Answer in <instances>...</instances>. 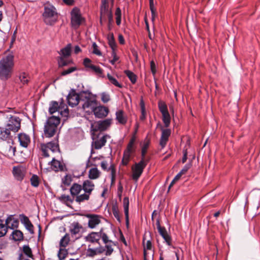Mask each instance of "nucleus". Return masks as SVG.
<instances>
[{
  "label": "nucleus",
  "instance_id": "25",
  "mask_svg": "<svg viewBox=\"0 0 260 260\" xmlns=\"http://www.w3.org/2000/svg\"><path fill=\"white\" fill-rule=\"evenodd\" d=\"M116 119L121 124H125L127 121V118L124 115L123 110H119L116 112Z\"/></svg>",
  "mask_w": 260,
  "mask_h": 260
},
{
  "label": "nucleus",
  "instance_id": "31",
  "mask_svg": "<svg viewBox=\"0 0 260 260\" xmlns=\"http://www.w3.org/2000/svg\"><path fill=\"white\" fill-rule=\"evenodd\" d=\"M158 233L164 238L167 244L169 246L171 245L172 239L171 236L168 234L166 229L163 228L162 230L159 231Z\"/></svg>",
  "mask_w": 260,
  "mask_h": 260
},
{
  "label": "nucleus",
  "instance_id": "47",
  "mask_svg": "<svg viewBox=\"0 0 260 260\" xmlns=\"http://www.w3.org/2000/svg\"><path fill=\"white\" fill-rule=\"evenodd\" d=\"M99 234L101 235V239H102L105 244H107L108 242H112L111 240H109L107 235L103 232V229L100 230Z\"/></svg>",
  "mask_w": 260,
  "mask_h": 260
},
{
  "label": "nucleus",
  "instance_id": "37",
  "mask_svg": "<svg viewBox=\"0 0 260 260\" xmlns=\"http://www.w3.org/2000/svg\"><path fill=\"white\" fill-rule=\"evenodd\" d=\"M124 73L133 84L136 82L137 76L133 72L129 70H125Z\"/></svg>",
  "mask_w": 260,
  "mask_h": 260
},
{
  "label": "nucleus",
  "instance_id": "27",
  "mask_svg": "<svg viewBox=\"0 0 260 260\" xmlns=\"http://www.w3.org/2000/svg\"><path fill=\"white\" fill-rule=\"evenodd\" d=\"M101 172L96 167L91 168L88 172V177L90 179H96L100 176Z\"/></svg>",
  "mask_w": 260,
  "mask_h": 260
},
{
  "label": "nucleus",
  "instance_id": "12",
  "mask_svg": "<svg viewBox=\"0 0 260 260\" xmlns=\"http://www.w3.org/2000/svg\"><path fill=\"white\" fill-rule=\"evenodd\" d=\"M110 137L108 135H103L102 137L98 136L97 138L93 139L91 144V146L95 149H101L105 145L108 138Z\"/></svg>",
  "mask_w": 260,
  "mask_h": 260
},
{
  "label": "nucleus",
  "instance_id": "45",
  "mask_svg": "<svg viewBox=\"0 0 260 260\" xmlns=\"http://www.w3.org/2000/svg\"><path fill=\"white\" fill-rule=\"evenodd\" d=\"M107 78L110 81V82L113 85H114L115 86L119 88L122 87V85L120 84L115 78H114L109 74H107Z\"/></svg>",
  "mask_w": 260,
  "mask_h": 260
},
{
  "label": "nucleus",
  "instance_id": "58",
  "mask_svg": "<svg viewBox=\"0 0 260 260\" xmlns=\"http://www.w3.org/2000/svg\"><path fill=\"white\" fill-rule=\"evenodd\" d=\"M181 176H182L179 173L176 175V176L174 177L173 180L171 182L169 186V189H170V188L176 183V181L180 179Z\"/></svg>",
  "mask_w": 260,
  "mask_h": 260
},
{
  "label": "nucleus",
  "instance_id": "50",
  "mask_svg": "<svg viewBox=\"0 0 260 260\" xmlns=\"http://www.w3.org/2000/svg\"><path fill=\"white\" fill-rule=\"evenodd\" d=\"M116 15V22L117 25H119L121 24V10L119 8H117L115 11Z\"/></svg>",
  "mask_w": 260,
  "mask_h": 260
},
{
  "label": "nucleus",
  "instance_id": "30",
  "mask_svg": "<svg viewBox=\"0 0 260 260\" xmlns=\"http://www.w3.org/2000/svg\"><path fill=\"white\" fill-rule=\"evenodd\" d=\"M71 44H68L64 48L60 50L59 57H68L71 55Z\"/></svg>",
  "mask_w": 260,
  "mask_h": 260
},
{
  "label": "nucleus",
  "instance_id": "62",
  "mask_svg": "<svg viewBox=\"0 0 260 260\" xmlns=\"http://www.w3.org/2000/svg\"><path fill=\"white\" fill-rule=\"evenodd\" d=\"M110 168H111V184H113L115 181V171L112 166L110 167Z\"/></svg>",
  "mask_w": 260,
  "mask_h": 260
},
{
  "label": "nucleus",
  "instance_id": "10",
  "mask_svg": "<svg viewBox=\"0 0 260 260\" xmlns=\"http://www.w3.org/2000/svg\"><path fill=\"white\" fill-rule=\"evenodd\" d=\"M67 100L69 105L72 107L77 106L81 100V92L79 94L76 93L75 90L71 89L67 97Z\"/></svg>",
  "mask_w": 260,
  "mask_h": 260
},
{
  "label": "nucleus",
  "instance_id": "20",
  "mask_svg": "<svg viewBox=\"0 0 260 260\" xmlns=\"http://www.w3.org/2000/svg\"><path fill=\"white\" fill-rule=\"evenodd\" d=\"M135 152V149H131L126 147L124 151L122 164L124 166H127L130 160L132 154Z\"/></svg>",
  "mask_w": 260,
  "mask_h": 260
},
{
  "label": "nucleus",
  "instance_id": "17",
  "mask_svg": "<svg viewBox=\"0 0 260 260\" xmlns=\"http://www.w3.org/2000/svg\"><path fill=\"white\" fill-rule=\"evenodd\" d=\"M19 218L21 222L24 225L26 230H28L30 234H34V225L28 217L22 214L19 215Z\"/></svg>",
  "mask_w": 260,
  "mask_h": 260
},
{
  "label": "nucleus",
  "instance_id": "57",
  "mask_svg": "<svg viewBox=\"0 0 260 260\" xmlns=\"http://www.w3.org/2000/svg\"><path fill=\"white\" fill-rule=\"evenodd\" d=\"M72 181L71 177L68 175H66L62 179V183L67 186H69Z\"/></svg>",
  "mask_w": 260,
  "mask_h": 260
},
{
  "label": "nucleus",
  "instance_id": "14",
  "mask_svg": "<svg viewBox=\"0 0 260 260\" xmlns=\"http://www.w3.org/2000/svg\"><path fill=\"white\" fill-rule=\"evenodd\" d=\"M83 64L86 68L90 69L98 75L101 76V75L103 74V70L99 67L92 64L91 60L88 58H85L84 59Z\"/></svg>",
  "mask_w": 260,
  "mask_h": 260
},
{
  "label": "nucleus",
  "instance_id": "21",
  "mask_svg": "<svg viewBox=\"0 0 260 260\" xmlns=\"http://www.w3.org/2000/svg\"><path fill=\"white\" fill-rule=\"evenodd\" d=\"M81 186L84 192L89 194L91 193L95 186L94 183L90 180H85Z\"/></svg>",
  "mask_w": 260,
  "mask_h": 260
},
{
  "label": "nucleus",
  "instance_id": "39",
  "mask_svg": "<svg viewBox=\"0 0 260 260\" xmlns=\"http://www.w3.org/2000/svg\"><path fill=\"white\" fill-rule=\"evenodd\" d=\"M140 106L141 108V115L140 117V119L141 120L143 121L146 118V110H145V103L143 100L142 99L140 101Z\"/></svg>",
  "mask_w": 260,
  "mask_h": 260
},
{
  "label": "nucleus",
  "instance_id": "24",
  "mask_svg": "<svg viewBox=\"0 0 260 260\" xmlns=\"http://www.w3.org/2000/svg\"><path fill=\"white\" fill-rule=\"evenodd\" d=\"M124 212L125 216L126 224L128 226L129 224L128 211H129V199L128 197H124L123 200Z\"/></svg>",
  "mask_w": 260,
  "mask_h": 260
},
{
  "label": "nucleus",
  "instance_id": "9",
  "mask_svg": "<svg viewBox=\"0 0 260 260\" xmlns=\"http://www.w3.org/2000/svg\"><path fill=\"white\" fill-rule=\"evenodd\" d=\"M112 123L111 119H106L94 122L91 124V129L93 132L104 131L108 129Z\"/></svg>",
  "mask_w": 260,
  "mask_h": 260
},
{
  "label": "nucleus",
  "instance_id": "40",
  "mask_svg": "<svg viewBox=\"0 0 260 260\" xmlns=\"http://www.w3.org/2000/svg\"><path fill=\"white\" fill-rule=\"evenodd\" d=\"M70 241L69 234H66L60 240L59 245L60 247H66Z\"/></svg>",
  "mask_w": 260,
  "mask_h": 260
},
{
  "label": "nucleus",
  "instance_id": "23",
  "mask_svg": "<svg viewBox=\"0 0 260 260\" xmlns=\"http://www.w3.org/2000/svg\"><path fill=\"white\" fill-rule=\"evenodd\" d=\"M11 138V131L6 127L0 126V140L7 141Z\"/></svg>",
  "mask_w": 260,
  "mask_h": 260
},
{
  "label": "nucleus",
  "instance_id": "11",
  "mask_svg": "<svg viewBox=\"0 0 260 260\" xmlns=\"http://www.w3.org/2000/svg\"><path fill=\"white\" fill-rule=\"evenodd\" d=\"M26 173V168L21 165L14 166L13 168L12 173L14 178L19 181H21L24 178Z\"/></svg>",
  "mask_w": 260,
  "mask_h": 260
},
{
  "label": "nucleus",
  "instance_id": "26",
  "mask_svg": "<svg viewBox=\"0 0 260 260\" xmlns=\"http://www.w3.org/2000/svg\"><path fill=\"white\" fill-rule=\"evenodd\" d=\"M82 189V188L81 185L75 183L70 188V193L73 197H77Z\"/></svg>",
  "mask_w": 260,
  "mask_h": 260
},
{
  "label": "nucleus",
  "instance_id": "2",
  "mask_svg": "<svg viewBox=\"0 0 260 260\" xmlns=\"http://www.w3.org/2000/svg\"><path fill=\"white\" fill-rule=\"evenodd\" d=\"M60 119L58 116L49 117L44 124V135L46 138L53 137L56 134Z\"/></svg>",
  "mask_w": 260,
  "mask_h": 260
},
{
  "label": "nucleus",
  "instance_id": "19",
  "mask_svg": "<svg viewBox=\"0 0 260 260\" xmlns=\"http://www.w3.org/2000/svg\"><path fill=\"white\" fill-rule=\"evenodd\" d=\"M19 223V220L17 218H14L13 215H9L5 221V224L7 225L8 229L11 230L18 228Z\"/></svg>",
  "mask_w": 260,
  "mask_h": 260
},
{
  "label": "nucleus",
  "instance_id": "8",
  "mask_svg": "<svg viewBox=\"0 0 260 260\" xmlns=\"http://www.w3.org/2000/svg\"><path fill=\"white\" fill-rule=\"evenodd\" d=\"M71 24L75 28L78 27L84 19L82 17L80 10L77 8H74L71 13Z\"/></svg>",
  "mask_w": 260,
  "mask_h": 260
},
{
  "label": "nucleus",
  "instance_id": "64",
  "mask_svg": "<svg viewBox=\"0 0 260 260\" xmlns=\"http://www.w3.org/2000/svg\"><path fill=\"white\" fill-rule=\"evenodd\" d=\"M105 15H107V16L108 18V21H109V24L113 23V15H112V13L111 11H110L109 12L106 13V14Z\"/></svg>",
  "mask_w": 260,
  "mask_h": 260
},
{
  "label": "nucleus",
  "instance_id": "33",
  "mask_svg": "<svg viewBox=\"0 0 260 260\" xmlns=\"http://www.w3.org/2000/svg\"><path fill=\"white\" fill-rule=\"evenodd\" d=\"M109 4L108 0H102L101 6V15L102 16L105 15L106 13L109 12Z\"/></svg>",
  "mask_w": 260,
  "mask_h": 260
},
{
  "label": "nucleus",
  "instance_id": "29",
  "mask_svg": "<svg viewBox=\"0 0 260 260\" xmlns=\"http://www.w3.org/2000/svg\"><path fill=\"white\" fill-rule=\"evenodd\" d=\"M11 236L12 239L15 241H20L23 239V234L20 230H14L11 234Z\"/></svg>",
  "mask_w": 260,
  "mask_h": 260
},
{
  "label": "nucleus",
  "instance_id": "54",
  "mask_svg": "<svg viewBox=\"0 0 260 260\" xmlns=\"http://www.w3.org/2000/svg\"><path fill=\"white\" fill-rule=\"evenodd\" d=\"M101 100L103 103H106L110 100V95L106 92H103L101 94Z\"/></svg>",
  "mask_w": 260,
  "mask_h": 260
},
{
  "label": "nucleus",
  "instance_id": "61",
  "mask_svg": "<svg viewBox=\"0 0 260 260\" xmlns=\"http://www.w3.org/2000/svg\"><path fill=\"white\" fill-rule=\"evenodd\" d=\"M150 69H151L152 74L154 76L156 74V70L155 64L153 60H151L150 61Z\"/></svg>",
  "mask_w": 260,
  "mask_h": 260
},
{
  "label": "nucleus",
  "instance_id": "46",
  "mask_svg": "<svg viewBox=\"0 0 260 260\" xmlns=\"http://www.w3.org/2000/svg\"><path fill=\"white\" fill-rule=\"evenodd\" d=\"M146 234L143 236V244L144 246V249L150 250L152 249V243L150 240L147 241L146 243H145V240H146Z\"/></svg>",
  "mask_w": 260,
  "mask_h": 260
},
{
  "label": "nucleus",
  "instance_id": "42",
  "mask_svg": "<svg viewBox=\"0 0 260 260\" xmlns=\"http://www.w3.org/2000/svg\"><path fill=\"white\" fill-rule=\"evenodd\" d=\"M108 44L112 49H116V44L114 40L113 34H110L108 36Z\"/></svg>",
  "mask_w": 260,
  "mask_h": 260
},
{
  "label": "nucleus",
  "instance_id": "49",
  "mask_svg": "<svg viewBox=\"0 0 260 260\" xmlns=\"http://www.w3.org/2000/svg\"><path fill=\"white\" fill-rule=\"evenodd\" d=\"M29 79V77L25 73H22L19 76V79L23 84H27Z\"/></svg>",
  "mask_w": 260,
  "mask_h": 260
},
{
  "label": "nucleus",
  "instance_id": "53",
  "mask_svg": "<svg viewBox=\"0 0 260 260\" xmlns=\"http://www.w3.org/2000/svg\"><path fill=\"white\" fill-rule=\"evenodd\" d=\"M171 133V131L170 129H162L161 137L168 139Z\"/></svg>",
  "mask_w": 260,
  "mask_h": 260
},
{
  "label": "nucleus",
  "instance_id": "55",
  "mask_svg": "<svg viewBox=\"0 0 260 260\" xmlns=\"http://www.w3.org/2000/svg\"><path fill=\"white\" fill-rule=\"evenodd\" d=\"M191 166V164L190 162L186 164L179 173L182 176L187 172V171L190 168Z\"/></svg>",
  "mask_w": 260,
  "mask_h": 260
},
{
  "label": "nucleus",
  "instance_id": "7",
  "mask_svg": "<svg viewBox=\"0 0 260 260\" xmlns=\"http://www.w3.org/2000/svg\"><path fill=\"white\" fill-rule=\"evenodd\" d=\"M158 107L162 114V120L165 124V126L167 127H169L171 122V116L169 113L167 104L162 101H159Z\"/></svg>",
  "mask_w": 260,
  "mask_h": 260
},
{
  "label": "nucleus",
  "instance_id": "59",
  "mask_svg": "<svg viewBox=\"0 0 260 260\" xmlns=\"http://www.w3.org/2000/svg\"><path fill=\"white\" fill-rule=\"evenodd\" d=\"M87 253L88 256L92 257L98 254L97 249L88 248Z\"/></svg>",
  "mask_w": 260,
  "mask_h": 260
},
{
  "label": "nucleus",
  "instance_id": "13",
  "mask_svg": "<svg viewBox=\"0 0 260 260\" xmlns=\"http://www.w3.org/2000/svg\"><path fill=\"white\" fill-rule=\"evenodd\" d=\"M88 218V226L92 229L101 223V216L96 214H87L84 215Z\"/></svg>",
  "mask_w": 260,
  "mask_h": 260
},
{
  "label": "nucleus",
  "instance_id": "18",
  "mask_svg": "<svg viewBox=\"0 0 260 260\" xmlns=\"http://www.w3.org/2000/svg\"><path fill=\"white\" fill-rule=\"evenodd\" d=\"M93 112L95 117L101 118L106 117L108 115L109 109L105 106H95Z\"/></svg>",
  "mask_w": 260,
  "mask_h": 260
},
{
  "label": "nucleus",
  "instance_id": "44",
  "mask_svg": "<svg viewBox=\"0 0 260 260\" xmlns=\"http://www.w3.org/2000/svg\"><path fill=\"white\" fill-rule=\"evenodd\" d=\"M31 185L35 187H37L39 185L40 181L39 177L37 175H33L30 179Z\"/></svg>",
  "mask_w": 260,
  "mask_h": 260
},
{
  "label": "nucleus",
  "instance_id": "1",
  "mask_svg": "<svg viewBox=\"0 0 260 260\" xmlns=\"http://www.w3.org/2000/svg\"><path fill=\"white\" fill-rule=\"evenodd\" d=\"M14 67V55L12 53L6 54L0 60V79L6 81L11 78Z\"/></svg>",
  "mask_w": 260,
  "mask_h": 260
},
{
  "label": "nucleus",
  "instance_id": "52",
  "mask_svg": "<svg viewBox=\"0 0 260 260\" xmlns=\"http://www.w3.org/2000/svg\"><path fill=\"white\" fill-rule=\"evenodd\" d=\"M77 70V68L76 67H72L69 68L67 70H63L61 72V75L62 76H66L67 75H68L69 74H71V73L74 72V71H76Z\"/></svg>",
  "mask_w": 260,
  "mask_h": 260
},
{
  "label": "nucleus",
  "instance_id": "16",
  "mask_svg": "<svg viewBox=\"0 0 260 260\" xmlns=\"http://www.w3.org/2000/svg\"><path fill=\"white\" fill-rule=\"evenodd\" d=\"M101 239V235L99 232H92L88 234L85 237V240L87 242H89L92 244L96 243L98 244L100 246L101 245L100 243V240Z\"/></svg>",
  "mask_w": 260,
  "mask_h": 260
},
{
  "label": "nucleus",
  "instance_id": "36",
  "mask_svg": "<svg viewBox=\"0 0 260 260\" xmlns=\"http://www.w3.org/2000/svg\"><path fill=\"white\" fill-rule=\"evenodd\" d=\"M91 194L85 192L83 194L78 195L75 201L78 203L83 202L84 201H87L89 199V196Z\"/></svg>",
  "mask_w": 260,
  "mask_h": 260
},
{
  "label": "nucleus",
  "instance_id": "28",
  "mask_svg": "<svg viewBox=\"0 0 260 260\" xmlns=\"http://www.w3.org/2000/svg\"><path fill=\"white\" fill-rule=\"evenodd\" d=\"M51 166L52 169L55 172L58 170L62 171L63 170V166L59 161L56 160L55 158H53L52 160Z\"/></svg>",
  "mask_w": 260,
  "mask_h": 260
},
{
  "label": "nucleus",
  "instance_id": "43",
  "mask_svg": "<svg viewBox=\"0 0 260 260\" xmlns=\"http://www.w3.org/2000/svg\"><path fill=\"white\" fill-rule=\"evenodd\" d=\"M149 142H146L144 143L143 145L142 148V151H141V159L143 160H148L147 159H146L145 158V154L147 152V150L149 147Z\"/></svg>",
  "mask_w": 260,
  "mask_h": 260
},
{
  "label": "nucleus",
  "instance_id": "4",
  "mask_svg": "<svg viewBox=\"0 0 260 260\" xmlns=\"http://www.w3.org/2000/svg\"><path fill=\"white\" fill-rule=\"evenodd\" d=\"M81 101L84 103L82 104V108L86 112L90 110L93 111L96 106L95 100L91 98V92L89 91H82L81 92Z\"/></svg>",
  "mask_w": 260,
  "mask_h": 260
},
{
  "label": "nucleus",
  "instance_id": "38",
  "mask_svg": "<svg viewBox=\"0 0 260 260\" xmlns=\"http://www.w3.org/2000/svg\"><path fill=\"white\" fill-rule=\"evenodd\" d=\"M44 145L46 147L52 152H55L58 149V144L57 142H50Z\"/></svg>",
  "mask_w": 260,
  "mask_h": 260
},
{
  "label": "nucleus",
  "instance_id": "56",
  "mask_svg": "<svg viewBox=\"0 0 260 260\" xmlns=\"http://www.w3.org/2000/svg\"><path fill=\"white\" fill-rule=\"evenodd\" d=\"M92 48H93V51L92 53L93 54H95L97 55L101 56L102 55L101 52L98 49V46L97 44L94 42L92 44Z\"/></svg>",
  "mask_w": 260,
  "mask_h": 260
},
{
  "label": "nucleus",
  "instance_id": "6",
  "mask_svg": "<svg viewBox=\"0 0 260 260\" xmlns=\"http://www.w3.org/2000/svg\"><path fill=\"white\" fill-rule=\"evenodd\" d=\"M148 160H141L138 162H136L132 167V178L137 181L141 176L144 169L146 167Z\"/></svg>",
  "mask_w": 260,
  "mask_h": 260
},
{
  "label": "nucleus",
  "instance_id": "35",
  "mask_svg": "<svg viewBox=\"0 0 260 260\" xmlns=\"http://www.w3.org/2000/svg\"><path fill=\"white\" fill-rule=\"evenodd\" d=\"M59 109V106L58 105V103L55 101H52L50 103L49 108V112L50 114H52L55 112L58 111Z\"/></svg>",
  "mask_w": 260,
  "mask_h": 260
},
{
  "label": "nucleus",
  "instance_id": "32",
  "mask_svg": "<svg viewBox=\"0 0 260 260\" xmlns=\"http://www.w3.org/2000/svg\"><path fill=\"white\" fill-rule=\"evenodd\" d=\"M67 57H58L57 59L58 67L62 68L72 63V60L67 59Z\"/></svg>",
  "mask_w": 260,
  "mask_h": 260
},
{
  "label": "nucleus",
  "instance_id": "15",
  "mask_svg": "<svg viewBox=\"0 0 260 260\" xmlns=\"http://www.w3.org/2000/svg\"><path fill=\"white\" fill-rule=\"evenodd\" d=\"M83 230V226L78 222H73L70 226V232L71 233V236L73 238L77 239L79 237V236L77 237V235H79L81 231Z\"/></svg>",
  "mask_w": 260,
  "mask_h": 260
},
{
  "label": "nucleus",
  "instance_id": "5",
  "mask_svg": "<svg viewBox=\"0 0 260 260\" xmlns=\"http://www.w3.org/2000/svg\"><path fill=\"white\" fill-rule=\"evenodd\" d=\"M7 119L6 127L11 132L16 133L19 131L21 127V119L19 117L11 114L7 115Z\"/></svg>",
  "mask_w": 260,
  "mask_h": 260
},
{
  "label": "nucleus",
  "instance_id": "3",
  "mask_svg": "<svg viewBox=\"0 0 260 260\" xmlns=\"http://www.w3.org/2000/svg\"><path fill=\"white\" fill-rule=\"evenodd\" d=\"M43 18L47 25H52L57 21V13L55 8L52 5L44 7Z\"/></svg>",
  "mask_w": 260,
  "mask_h": 260
},
{
  "label": "nucleus",
  "instance_id": "48",
  "mask_svg": "<svg viewBox=\"0 0 260 260\" xmlns=\"http://www.w3.org/2000/svg\"><path fill=\"white\" fill-rule=\"evenodd\" d=\"M23 252L28 257H31V258H32L33 257L31 249L29 247L28 245H25L23 246Z\"/></svg>",
  "mask_w": 260,
  "mask_h": 260
},
{
  "label": "nucleus",
  "instance_id": "22",
  "mask_svg": "<svg viewBox=\"0 0 260 260\" xmlns=\"http://www.w3.org/2000/svg\"><path fill=\"white\" fill-rule=\"evenodd\" d=\"M18 140L20 145L24 148H27L30 142L29 136L25 133L19 134Z\"/></svg>",
  "mask_w": 260,
  "mask_h": 260
},
{
  "label": "nucleus",
  "instance_id": "51",
  "mask_svg": "<svg viewBox=\"0 0 260 260\" xmlns=\"http://www.w3.org/2000/svg\"><path fill=\"white\" fill-rule=\"evenodd\" d=\"M8 229L7 225L0 223V237H3L6 234Z\"/></svg>",
  "mask_w": 260,
  "mask_h": 260
},
{
  "label": "nucleus",
  "instance_id": "63",
  "mask_svg": "<svg viewBox=\"0 0 260 260\" xmlns=\"http://www.w3.org/2000/svg\"><path fill=\"white\" fill-rule=\"evenodd\" d=\"M168 141V139L163 138L160 137L159 144L161 146L162 148H163L165 147Z\"/></svg>",
  "mask_w": 260,
  "mask_h": 260
},
{
  "label": "nucleus",
  "instance_id": "60",
  "mask_svg": "<svg viewBox=\"0 0 260 260\" xmlns=\"http://www.w3.org/2000/svg\"><path fill=\"white\" fill-rule=\"evenodd\" d=\"M105 248H106V251L105 254L107 256L110 255L113 251V249L111 245H106Z\"/></svg>",
  "mask_w": 260,
  "mask_h": 260
},
{
  "label": "nucleus",
  "instance_id": "34",
  "mask_svg": "<svg viewBox=\"0 0 260 260\" xmlns=\"http://www.w3.org/2000/svg\"><path fill=\"white\" fill-rule=\"evenodd\" d=\"M59 200L66 204L67 206H69V203H72L74 201V198H71L69 195L62 194L58 198Z\"/></svg>",
  "mask_w": 260,
  "mask_h": 260
},
{
  "label": "nucleus",
  "instance_id": "41",
  "mask_svg": "<svg viewBox=\"0 0 260 260\" xmlns=\"http://www.w3.org/2000/svg\"><path fill=\"white\" fill-rule=\"evenodd\" d=\"M112 211L114 216L120 223L121 222V219L119 213L118 207L116 204L112 205Z\"/></svg>",
  "mask_w": 260,
  "mask_h": 260
}]
</instances>
